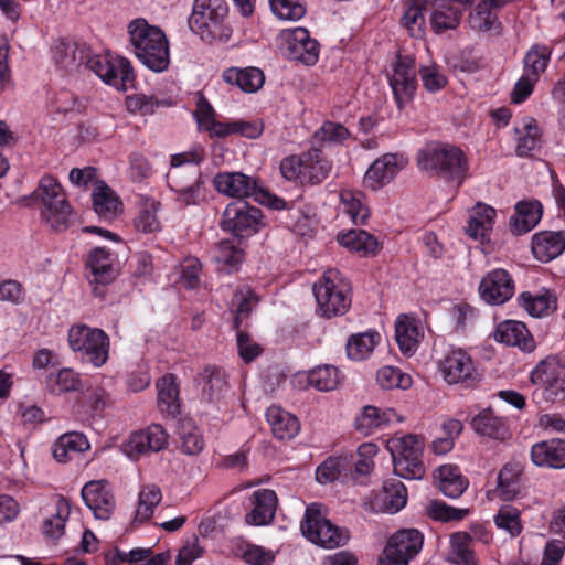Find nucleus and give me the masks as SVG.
Masks as SVG:
<instances>
[{
	"instance_id": "nucleus-7",
	"label": "nucleus",
	"mask_w": 565,
	"mask_h": 565,
	"mask_svg": "<svg viewBox=\"0 0 565 565\" xmlns=\"http://www.w3.org/2000/svg\"><path fill=\"white\" fill-rule=\"evenodd\" d=\"M67 341L72 351L81 354L82 361L95 367L103 366L108 360L110 341L102 329L74 324L68 330Z\"/></svg>"
},
{
	"instance_id": "nucleus-57",
	"label": "nucleus",
	"mask_w": 565,
	"mask_h": 565,
	"mask_svg": "<svg viewBox=\"0 0 565 565\" xmlns=\"http://www.w3.org/2000/svg\"><path fill=\"white\" fill-rule=\"evenodd\" d=\"M524 130V136L519 138L516 145V154L520 157L529 156L540 145V129L533 118L525 122Z\"/></svg>"
},
{
	"instance_id": "nucleus-13",
	"label": "nucleus",
	"mask_w": 565,
	"mask_h": 565,
	"mask_svg": "<svg viewBox=\"0 0 565 565\" xmlns=\"http://www.w3.org/2000/svg\"><path fill=\"white\" fill-rule=\"evenodd\" d=\"M168 446V434L161 425L153 424L132 433L122 445V451L132 460L158 452Z\"/></svg>"
},
{
	"instance_id": "nucleus-56",
	"label": "nucleus",
	"mask_w": 565,
	"mask_h": 565,
	"mask_svg": "<svg viewBox=\"0 0 565 565\" xmlns=\"http://www.w3.org/2000/svg\"><path fill=\"white\" fill-rule=\"evenodd\" d=\"M341 202L344 212L351 217L354 224H364L370 216L369 209L364 206L361 199L348 191L341 194Z\"/></svg>"
},
{
	"instance_id": "nucleus-52",
	"label": "nucleus",
	"mask_w": 565,
	"mask_h": 565,
	"mask_svg": "<svg viewBox=\"0 0 565 565\" xmlns=\"http://www.w3.org/2000/svg\"><path fill=\"white\" fill-rule=\"evenodd\" d=\"M203 381V393L210 399L217 397L226 388V376L222 369L206 366L201 373Z\"/></svg>"
},
{
	"instance_id": "nucleus-55",
	"label": "nucleus",
	"mask_w": 565,
	"mask_h": 565,
	"mask_svg": "<svg viewBox=\"0 0 565 565\" xmlns=\"http://www.w3.org/2000/svg\"><path fill=\"white\" fill-rule=\"evenodd\" d=\"M481 300L489 306H500L510 300L514 292V285H479Z\"/></svg>"
},
{
	"instance_id": "nucleus-47",
	"label": "nucleus",
	"mask_w": 565,
	"mask_h": 565,
	"mask_svg": "<svg viewBox=\"0 0 565 565\" xmlns=\"http://www.w3.org/2000/svg\"><path fill=\"white\" fill-rule=\"evenodd\" d=\"M87 267L90 268L95 276V282H102L103 279H114L115 268L110 254L104 247L94 248L86 260Z\"/></svg>"
},
{
	"instance_id": "nucleus-5",
	"label": "nucleus",
	"mask_w": 565,
	"mask_h": 565,
	"mask_svg": "<svg viewBox=\"0 0 565 565\" xmlns=\"http://www.w3.org/2000/svg\"><path fill=\"white\" fill-rule=\"evenodd\" d=\"M424 447V438L417 435L391 438L387 448L393 458L394 472L404 479H422L425 475Z\"/></svg>"
},
{
	"instance_id": "nucleus-36",
	"label": "nucleus",
	"mask_w": 565,
	"mask_h": 565,
	"mask_svg": "<svg viewBox=\"0 0 565 565\" xmlns=\"http://www.w3.org/2000/svg\"><path fill=\"white\" fill-rule=\"evenodd\" d=\"M338 242L361 257L375 256L379 252L377 239L363 230H351L339 234Z\"/></svg>"
},
{
	"instance_id": "nucleus-18",
	"label": "nucleus",
	"mask_w": 565,
	"mask_h": 565,
	"mask_svg": "<svg viewBox=\"0 0 565 565\" xmlns=\"http://www.w3.org/2000/svg\"><path fill=\"white\" fill-rule=\"evenodd\" d=\"M349 285H312L319 310L324 317L344 313L351 303Z\"/></svg>"
},
{
	"instance_id": "nucleus-28",
	"label": "nucleus",
	"mask_w": 565,
	"mask_h": 565,
	"mask_svg": "<svg viewBox=\"0 0 565 565\" xmlns=\"http://www.w3.org/2000/svg\"><path fill=\"white\" fill-rule=\"evenodd\" d=\"M437 488L451 499L459 498L468 488L469 481L454 465H443L434 473Z\"/></svg>"
},
{
	"instance_id": "nucleus-64",
	"label": "nucleus",
	"mask_w": 565,
	"mask_h": 565,
	"mask_svg": "<svg viewBox=\"0 0 565 565\" xmlns=\"http://www.w3.org/2000/svg\"><path fill=\"white\" fill-rule=\"evenodd\" d=\"M494 8L490 6L486 0H482L476 8V13L472 15L471 21L473 26L488 31L492 29L497 14L493 12Z\"/></svg>"
},
{
	"instance_id": "nucleus-61",
	"label": "nucleus",
	"mask_w": 565,
	"mask_h": 565,
	"mask_svg": "<svg viewBox=\"0 0 565 565\" xmlns=\"http://www.w3.org/2000/svg\"><path fill=\"white\" fill-rule=\"evenodd\" d=\"M84 402L88 405L94 414H102L103 411L110 404L108 393L98 385H90L83 394Z\"/></svg>"
},
{
	"instance_id": "nucleus-10",
	"label": "nucleus",
	"mask_w": 565,
	"mask_h": 565,
	"mask_svg": "<svg viewBox=\"0 0 565 565\" xmlns=\"http://www.w3.org/2000/svg\"><path fill=\"white\" fill-rule=\"evenodd\" d=\"M84 68L94 72L105 83L114 85L117 89L127 90L134 86L135 75L130 62L124 57L113 62L103 55H92L88 49V56L84 62Z\"/></svg>"
},
{
	"instance_id": "nucleus-30",
	"label": "nucleus",
	"mask_w": 565,
	"mask_h": 565,
	"mask_svg": "<svg viewBox=\"0 0 565 565\" xmlns=\"http://www.w3.org/2000/svg\"><path fill=\"white\" fill-rule=\"evenodd\" d=\"M266 418L271 427L273 435L277 439L289 440L299 433L300 424L298 418L279 406L267 408Z\"/></svg>"
},
{
	"instance_id": "nucleus-54",
	"label": "nucleus",
	"mask_w": 565,
	"mask_h": 565,
	"mask_svg": "<svg viewBox=\"0 0 565 565\" xmlns=\"http://www.w3.org/2000/svg\"><path fill=\"white\" fill-rule=\"evenodd\" d=\"M521 512L518 508L512 505H503L494 515L495 525L508 532L511 536H518L522 532V524L520 520Z\"/></svg>"
},
{
	"instance_id": "nucleus-50",
	"label": "nucleus",
	"mask_w": 565,
	"mask_h": 565,
	"mask_svg": "<svg viewBox=\"0 0 565 565\" xmlns=\"http://www.w3.org/2000/svg\"><path fill=\"white\" fill-rule=\"evenodd\" d=\"M376 381L383 390H406L412 385V377L394 366L381 367L376 373Z\"/></svg>"
},
{
	"instance_id": "nucleus-17",
	"label": "nucleus",
	"mask_w": 565,
	"mask_h": 565,
	"mask_svg": "<svg viewBox=\"0 0 565 565\" xmlns=\"http://www.w3.org/2000/svg\"><path fill=\"white\" fill-rule=\"evenodd\" d=\"M395 100L399 109L408 103L417 88L415 61L411 57H399L390 77Z\"/></svg>"
},
{
	"instance_id": "nucleus-31",
	"label": "nucleus",
	"mask_w": 565,
	"mask_h": 565,
	"mask_svg": "<svg viewBox=\"0 0 565 565\" xmlns=\"http://www.w3.org/2000/svg\"><path fill=\"white\" fill-rule=\"evenodd\" d=\"M542 205L537 201H522L515 205V213L510 218L511 232L521 235L530 232L542 217Z\"/></svg>"
},
{
	"instance_id": "nucleus-4",
	"label": "nucleus",
	"mask_w": 565,
	"mask_h": 565,
	"mask_svg": "<svg viewBox=\"0 0 565 565\" xmlns=\"http://www.w3.org/2000/svg\"><path fill=\"white\" fill-rule=\"evenodd\" d=\"M202 160L200 152H183L171 157L170 163L174 170L167 174L168 184L181 204H198L200 201L203 181L195 166Z\"/></svg>"
},
{
	"instance_id": "nucleus-19",
	"label": "nucleus",
	"mask_w": 565,
	"mask_h": 565,
	"mask_svg": "<svg viewBox=\"0 0 565 565\" xmlns=\"http://www.w3.org/2000/svg\"><path fill=\"white\" fill-rule=\"evenodd\" d=\"M213 184L218 193L238 200L255 198L259 188L255 179L242 172H220L214 177Z\"/></svg>"
},
{
	"instance_id": "nucleus-2",
	"label": "nucleus",
	"mask_w": 565,
	"mask_h": 565,
	"mask_svg": "<svg viewBox=\"0 0 565 565\" xmlns=\"http://www.w3.org/2000/svg\"><path fill=\"white\" fill-rule=\"evenodd\" d=\"M418 168L446 181L461 185L467 178L468 160L463 151L452 145L428 146L417 156Z\"/></svg>"
},
{
	"instance_id": "nucleus-53",
	"label": "nucleus",
	"mask_w": 565,
	"mask_h": 565,
	"mask_svg": "<svg viewBox=\"0 0 565 565\" xmlns=\"http://www.w3.org/2000/svg\"><path fill=\"white\" fill-rule=\"evenodd\" d=\"M426 511L429 518L440 522L460 521L469 514V509L455 508L439 500L429 502Z\"/></svg>"
},
{
	"instance_id": "nucleus-9",
	"label": "nucleus",
	"mask_w": 565,
	"mask_h": 565,
	"mask_svg": "<svg viewBox=\"0 0 565 565\" xmlns=\"http://www.w3.org/2000/svg\"><path fill=\"white\" fill-rule=\"evenodd\" d=\"M530 380L544 390L547 401L565 399V363L557 355L541 360L531 371Z\"/></svg>"
},
{
	"instance_id": "nucleus-22",
	"label": "nucleus",
	"mask_w": 565,
	"mask_h": 565,
	"mask_svg": "<svg viewBox=\"0 0 565 565\" xmlns=\"http://www.w3.org/2000/svg\"><path fill=\"white\" fill-rule=\"evenodd\" d=\"M531 460L537 467L565 468V440L553 438L534 444L531 448Z\"/></svg>"
},
{
	"instance_id": "nucleus-34",
	"label": "nucleus",
	"mask_w": 565,
	"mask_h": 565,
	"mask_svg": "<svg viewBox=\"0 0 565 565\" xmlns=\"http://www.w3.org/2000/svg\"><path fill=\"white\" fill-rule=\"evenodd\" d=\"M89 448L87 438L81 433L64 434L52 446V455L58 462L72 460L76 455Z\"/></svg>"
},
{
	"instance_id": "nucleus-32",
	"label": "nucleus",
	"mask_w": 565,
	"mask_h": 565,
	"mask_svg": "<svg viewBox=\"0 0 565 565\" xmlns=\"http://www.w3.org/2000/svg\"><path fill=\"white\" fill-rule=\"evenodd\" d=\"M470 424L477 434L492 439L504 440L509 436L504 419L495 416L489 408L473 416Z\"/></svg>"
},
{
	"instance_id": "nucleus-6",
	"label": "nucleus",
	"mask_w": 565,
	"mask_h": 565,
	"mask_svg": "<svg viewBox=\"0 0 565 565\" xmlns=\"http://www.w3.org/2000/svg\"><path fill=\"white\" fill-rule=\"evenodd\" d=\"M300 527L310 542L329 550L345 545L350 539L349 531L327 519L322 505L316 502L307 507Z\"/></svg>"
},
{
	"instance_id": "nucleus-48",
	"label": "nucleus",
	"mask_w": 565,
	"mask_h": 565,
	"mask_svg": "<svg viewBox=\"0 0 565 565\" xmlns=\"http://www.w3.org/2000/svg\"><path fill=\"white\" fill-rule=\"evenodd\" d=\"M307 379L310 386L321 392H328L337 388L340 382V372L333 365H321L312 369Z\"/></svg>"
},
{
	"instance_id": "nucleus-33",
	"label": "nucleus",
	"mask_w": 565,
	"mask_h": 565,
	"mask_svg": "<svg viewBox=\"0 0 565 565\" xmlns=\"http://www.w3.org/2000/svg\"><path fill=\"white\" fill-rule=\"evenodd\" d=\"M520 306L532 317L541 318L554 312L557 308V298L550 290L543 289L539 294L529 291L519 296Z\"/></svg>"
},
{
	"instance_id": "nucleus-42",
	"label": "nucleus",
	"mask_w": 565,
	"mask_h": 565,
	"mask_svg": "<svg viewBox=\"0 0 565 565\" xmlns=\"http://www.w3.org/2000/svg\"><path fill=\"white\" fill-rule=\"evenodd\" d=\"M71 507L68 501L61 497L55 507V512L52 516L46 518L42 524L43 534L52 540H58L64 535L65 524L70 518Z\"/></svg>"
},
{
	"instance_id": "nucleus-29",
	"label": "nucleus",
	"mask_w": 565,
	"mask_h": 565,
	"mask_svg": "<svg viewBox=\"0 0 565 565\" xmlns=\"http://www.w3.org/2000/svg\"><path fill=\"white\" fill-rule=\"evenodd\" d=\"M330 171L331 162L321 150L312 148L302 153V184H319L328 178Z\"/></svg>"
},
{
	"instance_id": "nucleus-41",
	"label": "nucleus",
	"mask_w": 565,
	"mask_h": 565,
	"mask_svg": "<svg viewBox=\"0 0 565 565\" xmlns=\"http://www.w3.org/2000/svg\"><path fill=\"white\" fill-rule=\"evenodd\" d=\"M475 542L466 532H457L450 536L451 559L457 565H477Z\"/></svg>"
},
{
	"instance_id": "nucleus-11",
	"label": "nucleus",
	"mask_w": 565,
	"mask_h": 565,
	"mask_svg": "<svg viewBox=\"0 0 565 565\" xmlns=\"http://www.w3.org/2000/svg\"><path fill=\"white\" fill-rule=\"evenodd\" d=\"M263 214L258 207L244 200L230 203L223 214L221 227L235 236H249L263 226Z\"/></svg>"
},
{
	"instance_id": "nucleus-63",
	"label": "nucleus",
	"mask_w": 565,
	"mask_h": 565,
	"mask_svg": "<svg viewBox=\"0 0 565 565\" xmlns=\"http://www.w3.org/2000/svg\"><path fill=\"white\" fill-rule=\"evenodd\" d=\"M379 451L374 443H363L358 448L359 459L355 461V471L360 475H367L374 467L373 458Z\"/></svg>"
},
{
	"instance_id": "nucleus-49",
	"label": "nucleus",
	"mask_w": 565,
	"mask_h": 565,
	"mask_svg": "<svg viewBox=\"0 0 565 565\" xmlns=\"http://www.w3.org/2000/svg\"><path fill=\"white\" fill-rule=\"evenodd\" d=\"M550 58L551 50L547 46L539 44L531 46L523 60L525 74L539 79L545 72Z\"/></svg>"
},
{
	"instance_id": "nucleus-24",
	"label": "nucleus",
	"mask_w": 565,
	"mask_h": 565,
	"mask_svg": "<svg viewBox=\"0 0 565 565\" xmlns=\"http://www.w3.org/2000/svg\"><path fill=\"white\" fill-rule=\"evenodd\" d=\"M494 339L510 347L531 352L535 342L525 323L516 320H505L497 326Z\"/></svg>"
},
{
	"instance_id": "nucleus-8",
	"label": "nucleus",
	"mask_w": 565,
	"mask_h": 565,
	"mask_svg": "<svg viewBox=\"0 0 565 565\" xmlns=\"http://www.w3.org/2000/svg\"><path fill=\"white\" fill-rule=\"evenodd\" d=\"M34 194L44 204L43 216L51 227L55 231L66 230L72 216V207L63 193L61 184L51 175H45L40 180Z\"/></svg>"
},
{
	"instance_id": "nucleus-62",
	"label": "nucleus",
	"mask_w": 565,
	"mask_h": 565,
	"mask_svg": "<svg viewBox=\"0 0 565 565\" xmlns=\"http://www.w3.org/2000/svg\"><path fill=\"white\" fill-rule=\"evenodd\" d=\"M235 301L237 303V315L234 319V328L239 329L242 316L248 315L257 306L259 298L246 287L235 295Z\"/></svg>"
},
{
	"instance_id": "nucleus-38",
	"label": "nucleus",
	"mask_w": 565,
	"mask_h": 565,
	"mask_svg": "<svg viewBox=\"0 0 565 565\" xmlns=\"http://www.w3.org/2000/svg\"><path fill=\"white\" fill-rule=\"evenodd\" d=\"M495 210L489 205L477 204L466 227L467 234L473 239L484 241L492 230Z\"/></svg>"
},
{
	"instance_id": "nucleus-26",
	"label": "nucleus",
	"mask_w": 565,
	"mask_h": 565,
	"mask_svg": "<svg viewBox=\"0 0 565 565\" xmlns=\"http://www.w3.org/2000/svg\"><path fill=\"white\" fill-rule=\"evenodd\" d=\"M523 466L518 461L507 462L497 477L495 493L503 501H512L521 493Z\"/></svg>"
},
{
	"instance_id": "nucleus-58",
	"label": "nucleus",
	"mask_w": 565,
	"mask_h": 565,
	"mask_svg": "<svg viewBox=\"0 0 565 565\" xmlns=\"http://www.w3.org/2000/svg\"><path fill=\"white\" fill-rule=\"evenodd\" d=\"M181 450L186 455H198L204 447L203 438L196 427L190 423L180 429Z\"/></svg>"
},
{
	"instance_id": "nucleus-35",
	"label": "nucleus",
	"mask_w": 565,
	"mask_h": 565,
	"mask_svg": "<svg viewBox=\"0 0 565 565\" xmlns=\"http://www.w3.org/2000/svg\"><path fill=\"white\" fill-rule=\"evenodd\" d=\"M398 170L397 156L386 153L376 159L367 169L365 173V182H369L371 188L377 189L391 182Z\"/></svg>"
},
{
	"instance_id": "nucleus-21",
	"label": "nucleus",
	"mask_w": 565,
	"mask_h": 565,
	"mask_svg": "<svg viewBox=\"0 0 565 565\" xmlns=\"http://www.w3.org/2000/svg\"><path fill=\"white\" fill-rule=\"evenodd\" d=\"M277 501L274 490L258 489L254 491L249 498L252 509L246 514V522L256 526L270 523L275 516Z\"/></svg>"
},
{
	"instance_id": "nucleus-3",
	"label": "nucleus",
	"mask_w": 565,
	"mask_h": 565,
	"mask_svg": "<svg viewBox=\"0 0 565 565\" xmlns=\"http://www.w3.org/2000/svg\"><path fill=\"white\" fill-rule=\"evenodd\" d=\"M227 12L225 0H194L188 23L192 32L207 43L226 42L232 35Z\"/></svg>"
},
{
	"instance_id": "nucleus-12",
	"label": "nucleus",
	"mask_w": 565,
	"mask_h": 565,
	"mask_svg": "<svg viewBox=\"0 0 565 565\" xmlns=\"http://www.w3.org/2000/svg\"><path fill=\"white\" fill-rule=\"evenodd\" d=\"M282 54L294 61H300L306 65H313L319 57V43L311 39L305 28L284 30L279 35Z\"/></svg>"
},
{
	"instance_id": "nucleus-40",
	"label": "nucleus",
	"mask_w": 565,
	"mask_h": 565,
	"mask_svg": "<svg viewBox=\"0 0 565 565\" xmlns=\"http://www.w3.org/2000/svg\"><path fill=\"white\" fill-rule=\"evenodd\" d=\"M428 7V0L407 1L402 23L413 36L420 38L424 34L425 14L429 13Z\"/></svg>"
},
{
	"instance_id": "nucleus-14",
	"label": "nucleus",
	"mask_w": 565,
	"mask_h": 565,
	"mask_svg": "<svg viewBox=\"0 0 565 565\" xmlns=\"http://www.w3.org/2000/svg\"><path fill=\"white\" fill-rule=\"evenodd\" d=\"M475 0H434L429 1V21L436 33L455 30L461 20L462 12L473 4Z\"/></svg>"
},
{
	"instance_id": "nucleus-37",
	"label": "nucleus",
	"mask_w": 565,
	"mask_h": 565,
	"mask_svg": "<svg viewBox=\"0 0 565 565\" xmlns=\"http://www.w3.org/2000/svg\"><path fill=\"white\" fill-rule=\"evenodd\" d=\"M223 79L246 93H255L264 85L265 76L263 71L257 67L228 68L224 71Z\"/></svg>"
},
{
	"instance_id": "nucleus-60",
	"label": "nucleus",
	"mask_w": 565,
	"mask_h": 565,
	"mask_svg": "<svg viewBox=\"0 0 565 565\" xmlns=\"http://www.w3.org/2000/svg\"><path fill=\"white\" fill-rule=\"evenodd\" d=\"M127 108L131 113H141L142 115L153 114L154 109L160 106H170V102L160 100L152 96L147 95H135L130 96L126 100Z\"/></svg>"
},
{
	"instance_id": "nucleus-20",
	"label": "nucleus",
	"mask_w": 565,
	"mask_h": 565,
	"mask_svg": "<svg viewBox=\"0 0 565 565\" xmlns=\"http://www.w3.org/2000/svg\"><path fill=\"white\" fill-rule=\"evenodd\" d=\"M424 535L416 529H402L387 541L385 552L409 563L422 550Z\"/></svg>"
},
{
	"instance_id": "nucleus-23",
	"label": "nucleus",
	"mask_w": 565,
	"mask_h": 565,
	"mask_svg": "<svg viewBox=\"0 0 565 565\" xmlns=\"http://www.w3.org/2000/svg\"><path fill=\"white\" fill-rule=\"evenodd\" d=\"M395 338L402 353L415 354L423 338L420 321L412 315H399L395 321Z\"/></svg>"
},
{
	"instance_id": "nucleus-25",
	"label": "nucleus",
	"mask_w": 565,
	"mask_h": 565,
	"mask_svg": "<svg viewBox=\"0 0 565 565\" xmlns=\"http://www.w3.org/2000/svg\"><path fill=\"white\" fill-rule=\"evenodd\" d=\"M88 56V47L85 44L62 40L54 47L56 65L68 74L78 72L84 67Z\"/></svg>"
},
{
	"instance_id": "nucleus-46",
	"label": "nucleus",
	"mask_w": 565,
	"mask_h": 565,
	"mask_svg": "<svg viewBox=\"0 0 565 565\" xmlns=\"http://www.w3.org/2000/svg\"><path fill=\"white\" fill-rule=\"evenodd\" d=\"M162 493L158 486L147 484L139 491L138 505L135 513V522L143 523L148 521L156 507L161 502Z\"/></svg>"
},
{
	"instance_id": "nucleus-27",
	"label": "nucleus",
	"mask_w": 565,
	"mask_h": 565,
	"mask_svg": "<svg viewBox=\"0 0 565 565\" xmlns=\"http://www.w3.org/2000/svg\"><path fill=\"white\" fill-rule=\"evenodd\" d=\"M565 249V231L536 233L532 238L533 255L541 262H550Z\"/></svg>"
},
{
	"instance_id": "nucleus-1",
	"label": "nucleus",
	"mask_w": 565,
	"mask_h": 565,
	"mask_svg": "<svg viewBox=\"0 0 565 565\" xmlns=\"http://www.w3.org/2000/svg\"><path fill=\"white\" fill-rule=\"evenodd\" d=\"M130 43L136 57L149 70L162 72L170 63L169 43L166 34L145 19H136L128 25Z\"/></svg>"
},
{
	"instance_id": "nucleus-39",
	"label": "nucleus",
	"mask_w": 565,
	"mask_h": 565,
	"mask_svg": "<svg viewBox=\"0 0 565 565\" xmlns=\"http://www.w3.org/2000/svg\"><path fill=\"white\" fill-rule=\"evenodd\" d=\"M158 405L161 412L175 416L179 414V387L173 374H166L157 381Z\"/></svg>"
},
{
	"instance_id": "nucleus-59",
	"label": "nucleus",
	"mask_w": 565,
	"mask_h": 565,
	"mask_svg": "<svg viewBox=\"0 0 565 565\" xmlns=\"http://www.w3.org/2000/svg\"><path fill=\"white\" fill-rule=\"evenodd\" d=\"M269 3L273 12L282 20L296 21L306 13L303 4L291 0H269Z\"/></svg>"
},
{
	"instance_id": "nucleus-43",
	"label": "nucleus",
	"mask_w": 565,
	"mask_h": 565,
	"mask_svg": "<svg viewBox=\"0 0 565 565\" xmlns=\"http://www.w3.org/2000/svg\"><path fill=\"white\" fill-rule=\"evenodd\" d=\"M213 259L216 263V270L231 274L238 269L239 264L244 259V253L233 243L223 241L216 247Z\"/></svg>"
},
{
	"instance_id": "nucleus-51",
	"label": "nucleus",
	"mask_w": 565,
	"mask_h": 565,
	"mask_svg": "<svg viewBox=\"0 0 565 565\" xmlns=\"http://www.w3.org/2000/svg\"><path fill=\"white\" fill-rule=\"evenodd\" d=\"M384 502L392 512H398L407 502V489L398 479H391L384 482Z\"/></svg>"
},
{
	"instance_id": "nucleus-15",
	"label": "nucleus",
	"mask_w": 565,
	"mask_h": 565,
	"mask_svg": "<svg viewBox=\"0 0 565 565\" xmlns=\"http://www.w3.org/2000/svg\"><path fill=\"white\" fill-rule=\"evenodd\" d=\"M439 370L448 384L472 383L479 379L471 356L462 349L450 350L439 362Z\"/></svg>"
},
{
	"instance_id": "nucleus-45",
	"label": "nucleus",
	"mask_w": 565,
	"mask_h": 565,
	"mask_svg": "<svg viewBox=\"0 0 565 565\" xmlns=\"http://www.w3.org/2000/svg\"><path fill=\"white\" fill-rule=\"evenodd\" d=\"M92 196L94 210L99 216L110 218L117 214L119 199L106 183L98 182Z\"/></svg>"
},
{
	"instance_id": "nucleus-16",
	"label": "nucleus",
	"mask_w": 565,
	"mask_h": 565,
	"mask_svg": "<svg viewBox=\"0 0 565 565\" xmlns=\"http://www.w3.org/2000/svg\"><path fill=\"white\" fill-rule=\"evenodd\" d=\"M81 494L96 519L107 521L111 518L116 501L108 481L104 479L88 481L84 484Z\"/></svg>"
},
{
	"instance_id": "nucleus-44",
	"label": "nucleus",
	"mask_w": 565,
	"mask_h": 565,
	"mask_svg": "<svg viewBox=\"0 0 565 565\" xmlns=\"http://www.w3.org/2000/svg\"><path fill=\"white\" fill-rule=\"evenodd\" d=\"M381 337L375 331L351 335L347 343V353L351 360L363 361L373 352Z\"/></svg>"
}]
</instances>
